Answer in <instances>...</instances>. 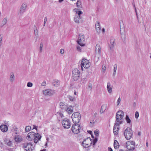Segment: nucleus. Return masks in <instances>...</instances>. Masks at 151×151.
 Returning <instances> with one entry per match:
<instances>
[{
  "label": "nucleus",
  "instance_id": "1",
  "mask_svg": "<svg viewBox=\"0 0 151 151\" xmlns=\"http://www.w3.org/2000/svg\"><path fill=\"white\" fill-rule=\"evenodd\" d=\"M92 144V140L90 137H87L83 139L81 145L84 148H88Z\"/></svg>",
  "mask_w": 151,
  "mask_h": 151
},
{
  "label": "nucleus",
  "instance_id": "2",
  "mask_svg": "<svg viewBox=\"0 0 151 151\" xmlns=\"http://www.w3.org/2000/svg\"><path fill=\"white\" fill-rule=\"evenodd\" d=\"M80 71L77 68H74L72 71V79L74 81H76L80 78Z\"/></svg>",
  "mask_w": 151,
  "mask_h": 151
},
{
  "label": "nucleus",
  "instance_id": "3",
  "mask_svg": "<svg viewBox=\"0 0 151 151\" xmlns=\"http://www.w3.org/2000/svg\"><path fill=\"white\" fill-rule=\"evenodd\" d=\"M71 129L73 133L75 134H77L80 132V125L78 124L74 123L72 125Z\"/></svg>",
  "mask_w": 151,
  "mask_h": 151
},
{
  "label": "nucleus",
  "instance_id": "4",
  "mask_svg": "<svg viewBox=\"0 0 151 151\" xmlns=\"http://www.w3.org/2000/svg\"><path fill=\"white\" fill-rule=\"evenodd\" d=\"M124 135L127 140H129L132 136V131L129 127H127L124 131Z\"/></svg>",
  "mask_w": 151,
  "mask_h": 151
},
{
  "label": "nucleus",
  "instance_id": "5",
  "mask_svg": "<svg viewBox=\"0 0 151 151\" xmlns=\"http://www.w3.org/2000/svg\"><path fill=\"white\" fill-rule=\"evenodd\" d=\"M90 66V63L89 61L87 59H83L81 62V66L82 70H83V67L87 69Z\"/></svg>",
  "mask_w": 151,
  "mask_h": 151
},
{
  "label": "nucleus",
  "instance_id": "6",
  "mask_svg": "<svg viewBox=\"0 0 151 151\" xmlns=\"http://www.w3.org/2000/svg\"><path fill=\"white\" fill-rule=\"evenodd\" d=\"M71 118L74 123L78 124L81 119L80 114H72Z\"/></svg>",
  "mask_w": 151,
  "mask_h": 151
},
{
  "label": "nucleus",
  "instance_id": "7",
  "mask_svg": "<svg viewBox=\"0 0 151 151\" xmlns=\"http://www.w3.org/2000/svg\"><path fill=\"white\" fill-rule=\"evenodd\" d=\"M62 124L63 127L66 129L69 128L70 126V122L69 119L64 118L62 121Z\"/></svg>",
  "mask_w": 151,
  "mask_h": 151
},
{
  "label": "nucleus",
  "instance_id": "8",
  "mask_svg": "<svg viewBox=\"0 0 151 151\" xmlns=\"http://www.w3.org/2000/svg\"><path fill=\"white\" fill-rule=\"evenodd\" d=\"M55 93V91L50 89H46L43 91V94L45 96H51Z\"/></svg>",
  "mask_w": 151,
  "mask_h": 151
},
{
  "label": "nucleus",
  "instance_id": "9",
  "mask_svg": "<svg viewBox=\"0 0 151 151\" xmlns=\"http://www.w3.org/2000/svg\"><path fill=\"white\" fill-rule=\"evenodd\" d=\"M99 118V116H96V114H94L93 117V120H92L91 121L90 124L89 126L90 127H93L94 126L95 123L94 119L96 122H97Z\"/></svg>",
  "mask_w": 151,
  "mask_h": 151
},
{
  "label": "nucleus",
  "instance_id": "10",
  "mask_svg": "<svg viewBox=\"0 0 151 151\" xmlns=\"http://www.w3.org/2000/svg\"><path fill=\"white\" fill-rule=\"evenodd\" d=\"M23 147L26 151H32V145L30 143H26L23 144Z\"/></svg>",
  "mask_w": 151,
  "mask_h": 151
},
{
  "label": "nucleus",
  "instance_id": "11",
  "mask_svg": "<svg viewBox=\"0 0 151 151\" xmlns=\"http://www.w3.org/2000/svg\"><path fill=\"white\" fill-rule=\"evenodd\" d=\"M124 116V114H116V122H119L120 124H122L123 121L122 120Z\"/></svg>",
  "mask_w": 151,
  "mask_h": 151
},
{
  "label": "nucleus",
  "instance_id": "12",
  "mask_svg": "<svg viewBox=\"0 0 151 151\" xmlns=\"http://www.w3.org/2000/svg\"><path fill=\"white\" fill-rule=\"evenodd\" d=\"M85 40L84 35H82L81 36L79 35V38L78 40L77 41V43L81 46H84L85 44L82 43V42H84L85 41Z\"/></svg>",
  "mask_w": 151,
  "mask_h": 151
},
{
  "label": "nucleus",
  "instance_id": "13",
  "mask_svg": "<svg viewBox=\"0 0 151 151\" xmlns=\"http://www.w3.org/2000/svg\"><path fill=\"white\" fill-rule=\"evenodd\" d=\"M114 39L113 37H111L110 40V44L109 45V49L111 51H113L114 46Z\"/></svg>",
  "mask_w": 151,
  "mask_h": 151
},
{
  "label": "nucleus",
  "instance_id": "14",
  "mask_svg": "<svg viewBox=\"0 0 151 151\" xmlns=\"http://www.w3.org/2000/svg\"><path fill=\"white\" fill-rule=\"evenodd\" d=\"M27 8V5L26 3H23L20 8L19 12L20 14H23L25 12Z\"/></svg>",
  "mask_w": 151,
  "mask_h": 151
},
{
  "label": "nucleus",
  "instance_id": "15",
  "mask_svg": "<svg viewBox=\"0 0 151 151\" xmlns=\"http://www.w3.org/2000/svg\"><path fill=\"white\" fill-rule=\"evenodd\" d=\"M36 133L33 132H31L29 133L27 135V138L28 140H32L34 139Z\"/></svg>",
  "mask_w": 151,
  "mask_h": 151
},
{
  "label": "nucleus",
  "instance_id": "16",
  "mask_svg": "<svg viewBox=\"0 0 151 151\" xmlns=\"http://www.w3.org/2000/svg\"><path fill=\"white\" fill-rule=\"evenodd\" d=\"M42 137L39 133H37L35 135L34 139L33 140H34V142L35 143H37L38 141L40 140Z\"/></svg>",
  "mask_w": 151,
  "mask_h": 151
},
{
  "label": "nucleus",
  "instance_id": "17",
  "mask_svg": "<svg viewBox=\"0 0 151 151\" xmlns=\"http://www.w3.org/2000/svg\"><path fill=\"white\" fill-rule=\"evenodd\" d=\"M1 131L4 132H6L8 130V127L6 124H2L0 126Z\"/></svg>",
  "mask_w": 151,
  "mask_h": 151
},
{
  "label": "nucleus",
  "instance_id": "18",
  "mask_svg": "<svg viewBox=\"0 0 151 151\" xmlns=\"http://www.w3.org/2000/svg\"><path fill=\"white\" fill-rule=\"evenodd\" d=\"M81 17L80 16H78L77 14L75 15L74 17V20L76 23H80V22L81 21Z\"/></svg>",
  "mask_w": 151,
  "mask_h": 151
},
{
  "label": "nucleus",
  "instance_id": "19",
  "mask_svg": "<svg viewBox=\"0 0 151 151\" xmlns=\"http://www.w3.org/2000/svg\"><path fill=\"white\" fill-rule=\"evenodd\" d=\"M113 87V86H111V83L109 82L107 83V89L108 92L111 93L112 92V88Z\"/></svg>",
  "mask_w": 151,
  "mask_h": 151
},
{
  "label": "nucleus",
  "instance_id": "20",
  "mask_svg": "<svg viewBox=\"0 0 151 151\" xmlns=\"http://www.w3.org/2000/svg\"><path fill=\"white\" fill-rule=\"evenodd\" d=\"M4 142L5 144L9 146H11L12 144V142L6 138H4Z\"/></svg>",
  "mask_w": 151,
  "mask_h": 151
},
{
  "label": "nucleus",
  "instance_id": "21",
  "mask_svg": "<svg viewBox=\"0 0 151 151\" xmlns=\"http://www.w3.org/2000/svg\"><path fill=\"white\" fill-rule=\"evenodd\" d=\"M73 107L72 106H69L67 107L65 111L68 113H71L73 112Z\"/></svg>",
  "mask_w": 151,
  "mask_h": 151
},
{
  "label": "nucleus",
  "instance_id": "22",
  "mask_svg": "<svg viewBox=\"0 0 151 151\" xmlns=\"http://www.w3.org/2000/svg\"><path fill=\"white\" fill-rule=\"evenodd\" d=\"M114 146L115 149H117L119 147V144L117 141L115 140L114 141Z\"/></svg>",
  "mask_w": 151,
  "mask_h": 151
},
{
  "label": "nucleus",
  "instance_id": "23",
  "mask_svg": "<svg viewBox=\"0 0 151 151\" xmlns=\"http://www.w3.org/2000/svg\"><path fill=\"white\" fill-rule=\"evenodd\" d=\"M96 29L97 32L99 33L100 32L101 29L100 24L99 22H97V24H96Z\"/></svg>",
  "mask_w": 151,
  "mask_h": 151
},
{
  "label": "nucleus",
  "instance_id": "24",
  "mask_svg": "<svg viewBox=\"0 0 151 151\" xmlns=\"http://www.w3.org/2000/svg\"><path fill=\"white\" fill-rule=\"evenodd\" d=\"M98 51V53L99 54L101 52L100 46L99 44H97L96 46V51Z\"/></svg>",
  "mask_w": 151,
  "mask_h": 151
},
{
  "label": "nucleus",
  "instance_id": "25",
  "mask_svg": "<svg viewBox=\"0 0 151 151\" xmlns=\"http://www.w3.org/2000/svg\"><path fill=\"white\" fill-rule=\"evenodd\" d=\"M86 77L85 76V77L83 76L81 77L80 82L81 83L85 84L86 82Z\"/></svg>",
  "mask_w": 151,
  "mask_h": 151
},
{
  "label": "nucleus",
  "instance_id": "26",
  "mask_svg": "<svg viewBox=\"0 0 151 151\" xmlns=\"http://www.w3.org/2000/svg\"><path fill=\"white\" fill-rule=\"evenodd\" d=\"M126 145L127 148L129 150V151H133L135 148V146H134V147H132L130 145H128L127 143H126Z\"/></svg>",
  "mask_w": 151,
  "mask_h": 151
},
{
  "label": "nucleus",
  "instance_id": "27",
  "mask_svg": "<svg viewBox=\"0 0 151 151\" xmlns=\"http://www.w3.org/2000/svg\"><path fill=\"white\" fill-rule=\"evenodd\" d=\"M14 140L16 142H19L22 141V139L19 137L18 135H16L15 136Z\"/></svg>",
  "mask_w": 151,
  "mask_h": 151
},
{
  "label": "nucleus",
  "instance_id": "28",
  "mask_svg": "<svg viewBox=\"0 0 151 151\" xmlns=\"http://www.w3.org/2000/svg\"><path fill=\"white\" fill-rule=\"evenodd\" d=\"M76 4L78 8L80 9L82 7V5L80 0H78Z\"/></svg>",
  "mask_w": 151,
  "mask_h": 151
},
{
  "label": "nucleus",
  "instance_id": "29",
  "mask_svg": "<svg viewBox=\"0 0 151 151\" xmlns=\"http://www.w3.org/2000/svg\"><path fill=\"white\" fill-rule=\"evenodd\" d=\"M125 119L127 123L128 124H131V120L129 118V116L127 115H126Z\"/></svg>",
  "mask_w": 151,
  "mask_h": 151
},
{
  "label": "nucleus",
  "instance_id": "30",
  "mask_svg": "<svg viewBox=\"0 0 151 151\" xmlns=\"http://www.w3.org/2000/svg\"><path fill=\"white\" fill-rule=\"evenodd\" d=\"M106 107V105H103L101 106L100 111L101 113H103L105 110Z\"/></svg>",
  "mask_w": 151,
  "mask_h": 151
},
{
  "label": "nucleus",
  "instance_id": "31",
  "mask_svg": "<svg viewBox=\"0 0 151 151\" xmlns=\"http://www.w3.org/2000/svg\"><path fill=\"white\" fill-rule=\"evenodd\" d=\"M53 86L56 87L58 86L59 85V83L58 80H55L53 83Z\"/></svg>",
  "mask_w": 151,
  "mask_h": 151
},
{
  "label": "nucleus",
  "instance_id": "32",
  "mask_svg": "<svg viewBox=\"0 0 151 151\" xmlns=\"http://www.w3.org/2000/svg\"><path fill=\"white\" fill-rule=\"evenodd\" d=\"M116 126H114L113 128V132L114 135H117L118 133V131L117 130H115V129H116Z\"/></svg>",
  "mask_w": 151,
  "mask_h": 151
},
{
  "label": "nucleus",
  "instance_id": "33",
  "mask_svg": "<svg viewBox=\"0 0 151 151\" xmlns=\"http://www.w3.org/2000/svg\"><path fill=\"white\" fill-rule=\"evenodd\" d=\"M31 129V127L30 126H27L25 127V132H28Z\"/></svg>",
  "mask_w": 151,
  "mask_h": 151
},
{
  "label": "nucleus",
  "instance_id": "34",
  "mask_svg": "<svg viewBox=\"0 0 151 151\" xmlns=\"http://www.w3.org/2000/svg\"><path fill=\"white\" fill-rule=\"evenodd\" d=\"M117 65L116 64H115L114 66V73L113 75H115L116 73V71L117 69Z\"/></svg>",
  "mask_w": 151,
  "mask_h": 151
},
{
  "label": "nucleus",
  "instance_id": "35",
  "mask_svg": "<svg viewBox=\"0 0 151 151\" xmlns=\"http://www.w3.org/2000/svg\"><path fill=\"white\" fill-rule=\"evenodd\" d=\"M14 79V75L13 73H12L10 78V80L11 82H13Z\"/></svg>",
  "mask_w": 151,
  "mask_h": 151
},
{
  "label": "nucleus",
  "instance_id": "36",
  "mask_svg": "<svg viewBox=\"0 0 151 151\" xmlns=\"http://www.w3.org/2000/svg\"><path fill=\"white\" fill-rule=\"evenodd\" d=\"M98 140V138L97 137H95L93 139V141H92V143L93 145H95L97 142Z\"/></svg>",
  "mask_w": 151,
  "mask_h": 151
},
{
  "label": "nucleus",
  "instance_id": "37",
  "mask_svg": "<svg viewBox=\"0 0 151 151\" xmlns=\"http://www.w3.org/2000/svg\"><path fill=\"white\" fill-rule=\"evenodd\" d=\"M34 33L35 35H38V31L37 29V28L36 27H35L34 28Z\"/></svg>",
  "mask_w": 151,
  "mask_h": 151
},
{
  "label": "nucleus",
  "instance_id": "38",
  "mask_svg": "<svg viewBox=\"0 0 151 151\" xmlns=\"http://www.w3.org/2000/svg\"><path fill=\"white\" fill-rule=\"evenodd\" d=\"M94 133L96 137H98L99 134V130H96L94 131Z\"/></svg>",
  "mask_w": 151,
  "mask_h": 151
},
{
  "label": "nucleus",
  "instance_id": "39",
  "mask_svg": "<svg viewBox=\"0 0 151 151\" xmlns=\"http://www.w3.org/2000/svg\"><path fill=\"white\" fill-rule=\"evenodd\" d=\"M7 22V20L6 18H5L3 19L2 21V23L3 24V25L5 24Z\"/></svg>",
  "mask_w": 151,
  "mask_h": 151
},
{
  "label": "nucleus",
  "instance_id": "40",
  "mask_svg": "<svg viewBox=\"0 0 151 151\" xmlns=\"http://www.w3.org/2000/svg\"><path fill=\"white\" fill-rule=\"evenodd\" d=\"M68 105L67 104H65L64 106H63L61 107L60 108L62 109H64L65 110L68 107Z\"/></svg>",
  "mask_w": 151,
  "mask_h": 151
},
{
  "label": "nucleus",
  "instance_id": "41",
  "mask_svg": "<svg viewBox=\"0 0 151 151\" xmlns=\"http://www.w3.org/2000/svg\"><path fill=\"white\" fill-rule=\"evenodd\" d=\"M32 85V83L30 82H29L27 83V86L28 87H31Z\"/></svg>",
  "mask_w": 151,
  "mask_h": 151
},
{
  "label": "nucleus",
  "instance_id": "42",
  "mask_svg": "<svg viewBox=\"0 0 151 151\" xmlns=\"http://www.w3.org/2000/svg\"><path fill=\"white\" fill-rule=\"evenodd\" d=\"M92 84L91 83H89L88 86V88L90 89V90L91 91H92Z\"/></svg>",
  "mask_w": 151,
  "mask_h": 151
},
{
  "label": "nucleus",
  "instance_id": "43",
  "mask_svg": "<svg viewBox=\"0 0 151 151\" xmlns=\"http://www.w3.org/2000/svg\"><path fill=\"white\" fill-rule=\"evenodd\" d=\"M68 97L70 101H73L74 99V97L70 96H68Z\"/></svg>",
  "mask_w": 151,
  "mask_h": 151
},
{
  "label": "nucleus",
  "instance_id": "44",
  "mask_svg": "<svg viewBox=\"0 0 151 151\" xmlns=\"http://www.w3.org/2000/svg\"><path fill=\"white\" fill-rule=\"evenodd\" d=\"M66 104V103H65L60 102V108Z\"/></svg>",
  "mask_w": 151,
  "mask_h": 151
},
{
  "label": "nucleus",
  "instance_id": "45",
  "mask_svg": "<svg viewBox=\"0 0 151 151\" xmlns=\"http://www.w3.org/2000/svg\"><path fill=\"white\" fill-rule=\"evenodd\" d=\"M120 124L119 122H116H116L114 124V126H119V124Z\"/></svg>",
  "mask_w": 151,
  "mask_h": 151
},
{
  "label": "nucleus",
  "instance_id": "46",
  "mask_svg": "<svg viewBox=\"0 0 151 151\" xmlns=\"http://www.w3.org/2000/svg\"><path fill=\"white\" fill-rule=\"evenodd\" d=\"M121 101V98L120 97H119L117 101V105H118Z\"/></svg>",
  "mask_w": 151,
  "mask_h": 151
},
{
  "label": "nucleus",
  "instance_id": "47",
  "mask_svg": "<svg viewBox=\"0 0 151 151\" xmlns=\"http://www.w3.org/2000/svg\"><path fill=\"white\" fill-rule=\"evenodd\" d=\"M77 14L78 16H80V15L83 14V12L79 10L78 11Z\"/></svg>",
  "mask_w": 151,
  "mask_h": 151
},
{
  "label": "nucleus",
  "instance_id": "48",
  "mask_svg": "<svg viewBox=\"0 0 151 151\" xmlns=\"http://www.w3.org/2000/svg\"><path fill=\"white\" fill-rule=\"evenodd\" d=\"M120 34L121 35L122 37H125V35L124 33L123 34V33H122V32H121V29L120 30Z\"/></svg>",
  "mask_w": 151,
  "mask_h": 151
},
{
  "label": "nucleus",
  "instance_id": "49",
  "mask_svg": "<svg viewBox=\"0 0 151 151\" xmlns=\"http://www.w3.org/2000/svg\"><path fill=\"white\" fill-rule=\"evenodd\" d=\"M77 49L78 51H81V47L79 46L77 47Z\"/></svg>",
  "mask_w": 151,
  "mask_h": 151
},
{
  "label": "nucleus",
  "instance_id": "50",
  "mask_svg": "<svg viewBox=\"0 0 151 151\" xmlns=\"http://www.w3.org/2000/svg\"><path fill=\"white\" fill-rule=\"evenodd\" d=\"M130 143L132 145H134V146H135V143L134 141H131L130 142Z\"/></svg>",
  "mask_w": 151,
  "mask_h": 151
},
{
  "label": "nucleus",
  "instance_id": "51",
  "mask_svg": "<svg viewBox=\"0 0 151 151\" xmlns=\"http://www.w3.org/2000/svg\"><path fill=\"white\" fill-rule=\"evenodd\" d=\"M64 50L63 49H61L60 50V52L61 54H63V53H64Z\"/></svg>",
  "mask_w": 151,
  "mask_h": 151
},
{
  "label": "nucleus",
  "instance_id": "52",
  "mask_svg": "<svg viewBox=\"0 0 151 151\" xmlns=\"http://www.w3.org/2000/svg\"><path fill=\"white\" fill-rule=\"evenodd\" d=\"M41 85L42 86H45L46 85V82L44 81L42 83Z\"/></svg>",
  "mask_w": 151,
  "mask_h": 151
},
{
  "label": "nucleus",
  "instance_id": "53",
  "mask_svg": "<svg viewBox=\"0 0 151 151\" xmlns=\"http://www.w3.org/2000/svg\"><path fill=\"white\" fill-rule=\"evenodd\" d=\"M73 10L76 13V14L78 13V11H79L78 9L76 8L74 9Z\"/></svg>",
  "mask_w": 151,
  "mask_h": 151
},
{
  "label": "nucleus",
  "instance_id": "54",
  "mask_svg": "<svg viewBox=\"0 0 151 151\" xmlns=\"http://www.w3.org/2000/svg\"><path fill=\"white\" fill-rule=\"evenodd\" d=\"M33 129H35L37 130V126H36L35 125H33Z\"/></svg>",
  "mask_w": 151,
  "mask_h": 151
},
{
  "label": "nucleus",
  "instance_id": "55",
  "mask_svg": "<svg viewBox=\"0 0 151 151\" xmlns=\"http://www.w3.org/2000/svg\"><path fill=\"white\" fill-rule=\"evenodd\" d=\"M139 116V114H135V117L136 119H137Z\"/></svg>",
  "mask_w": 151,
  "mask_h": 151
},
{
  "label": "nucleus",
  "instance_id": "56",
  "mask_svg": "<svg viewBox=\"0 0 151 151\" xmlns=\"http://www.w3.org/2000/svg\"><path fill=\"white\" fill-rule=\"evenodd\" d=\"M124 113V112H123V111H122V110H119V111H117L116 113Z\"/></svg>",
  "mask_w": 151,
  "mask_h": 151
},
{
  "label": "nucleus",
  "instance_id": "57",
  "mask_svg": "<svg viewBox=\"0 0 151 151\" xmlns=\"http://www.w3.org/2000/svg\"><path fill=\"white\" fill-rule=\"evenodd\" d=\"M47 17H45V18L44 20V22H45V23H46V22L47 21Z\"/></svg>",
  "mask_w": 151,
  "mask_h": 151
},
{
  "label": "nucleus",
  "instance_id": "58",
  "mask_svg": "<svg viewBox=\"0 0 151 151\" xmlns=\"http://www.w3.org/2000/svg\"><path fill=\"white\" fill-rule=\"evenodd\" d=\"M108 150L109 151H113V150L111 147H109Z\"/></svg>",
  "mask_w": 151,
  "mask_h": 151
},
{
  "label": "nucleus",
  "instance_id": "59",
  "mask_svg": "<svg viewBox=\"0 0 151 151\" xmlns=\"http://www.w3.org/2000/svg\"><path fill=\"white\" fill-rule=\"evenodd\" d=\"M136 106V104L135 102H134L133 104V106L134 107H135Z\"/></svg>",
  "mask_w": 151,
  "mask_h": 151
},
{
  "label": "nucleus",
  "instance_id": "60",
  "mask_svg": "<svg viewBox=\"0 0 151 151\" xmlns=\"http://www.w3.org/2000/svg\"><path fill=\"white\" fill-rule=\"evenodd\" d=\"M43 46V44L42 43H41L40 45V48H42Z\"/></svg>",
  "mask_w": 151,
  "mask_h": 151
},
{
  "label": "nucleus",
  "instance_id": "61",
  "mask_svg": "<svg viewBox=\"0 0 151 151\" xmlns=\"http://www.w3.org/2000/svg\"><path fill=\"white\" fill-rule=\"evenodd\" d=\"M2 39L0 37V47L1 45V41H2Z\"/></svg>",
  "mask_w": 151,
  "mask_h": 151
},
{
  "label": "nucleus",
  "instance_id": "62",
  "mask_svg": "<svg viewBox=\"0 0 151 151\" xmlns=\"http://www.w3.org/2000/svg\"><path fill=\"white\" fill-rule=\"evenodd\" d=\"M60 116L61 117H62L64 116V115L63 114H59Z\"/></svg>",
  "mask_w": 151,
  "mask_h": 151
},
{
  "label": "nucleus",
  "instance_id": "63",
  "mask_svg": "<svg viewBox=\"0 0 151 151\" xmlns=\"http://www.w3.org/2000/svg\"><path fill=\"white\" fill-rule=\"evenodd\" d=\"M88 133L90 134H91L92 133V132L91 131L89 130L88 131Z\"/></svg>",
  "mask_w": 151,
  "mask_h": 151
},
{
  "label": "nucleus",
  "instance_id": "64",
  "mask_svg": "<svg viewBox=\"0 0 151 151\" xmlns=\"http://www.w3.org/2000/svg\"><path fill=\"white\" fill-rule=\"evenodd\" d=\"M46 149H43V150H40V151H46Z\"/></svg>",
  "mask_w": 151,
  "mask_h": 151
}]
</instances>
